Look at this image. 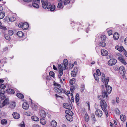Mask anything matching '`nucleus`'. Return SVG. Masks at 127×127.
I'll use <instances>...</instances> for the list:
<instances>
[{"label":"nucleus","mask_w":127,"mask_h":127,"mask_svg":"<svg viewBox=\"0 0 127 127\" xmlns=\"http://www.w3.org/2000/svg\"><path fill=\"white\" fill-rule=\"evenodd\" d=\"M3 102V101L2 100L0 101V108H2L4 106Z\"/></svg>","instance_id":"nucleus-55"},{"label":"nucleus","mask_w":127,"mask_h":127,"mask_svg":"<svg viewBox=\"0 0 127 127\" xmlns=\"http://www.w3.org/2000/svg\"><path fill=\"white\" fill-rule=\"evenodd\" d=\"M32 6L36 8H39V6L38 4L35 2H33L32 3Z\"/></svg>","instance_id":"nucleus-32"},{"label":"nucleus","mask_w":127,"mask_h":127,"mask_svg":"<svg viewBox=\"0 0 127 127\" xmlns=\"http://www.w3.org/2000/svg\"><path fill=\"white\" fill-rule=\"evenodd\" d=\"M99 45L102 47H104L105 46L106 43L104 42H101L99 43Z\"/></svg>","instance_id":"nucleus-40"},{"label":"nucleus","mask_w":127,"mask_h":127,"mask_svg":"<svg viewBox=\"0 0 127 127\" xmlns=\"http://www.w3.org/2000/svg\"><path fill=\"white\" fill-rule=\"evenodd\" d=\"M14 118L15 119H18L20 118V114L17 113H13L12 114Z\"/></svg>","instance_id":"nucleus-16"},{"label":"nucleus","mask_w":127,"mask_h":127,"mask_svg":"<svg viewBox=\"0 0 127 127\" xmlns=\"http://www.w3.org/2000/svg\"><path fill=\"white\" fill-rule=\"evenodd\" d=\"M45 118L42 117L40 119V123L42 125H44L46 123V121L45 119Z\"/></svg>","instance_id":"nucleus-22"},{"label":"nucleus","mask_w":127,"mask_h":127,"mask_svg":"<svg viewBox=\"0 0 127 127\" xmlns=\"http://www.w3.org/2000/svg\"><path fill=\"white\" fill-rule=\"evenodd\" d=\"M70 0H65L64 1V4L66 5L69 4L70 2Z\"/></svg>","instance_id":"nucleus-46"},{"label":"nucleus","mask_w":127,"mask_h":127,"mask_svg":"<svg viewBox=\"0 0 127 127\" xmlns=\"http://www.w3.org/2000/svg\"><path fill=\"white\" fill-rule=\"evenodd\" d=\"M96 73L99 76H100L101 75V72L100 70L99 69H97L96 70Z\"/></svg>","instance_id":"nucleus-54"},{"label":"nucleus","mask_w":127,"mask_h":127,"mask_svg":"<svg viewBox=\"0 0 127 127\" xmlns=\"http://www.w3.org/2000/svg\"><path fill=\"white\" fill-rule=\"evenodd\" d=\"M53 85L54 86L57 87L59 88H60L61 87V85L60 84L56 83L55 82H54V83Z\"/></svg>","instance_id":"nucleus-47"},{"label":"nucleus","mask_w":127,"mask_h":127,"mask_svg":"<svg viewBox=\"0 0 127 127\" xmlns=\"http://www.w3.org/2000/svg\"><path fill=\"white\" fill-rule=\"evenodd\" d=\"M118 70L120 74L122 75V76L124 77L126 73L125 70L124 69V67L123 66H121L118 69Z\"/></svg>","instance_id":"nucleus-4"},{"label":"nucleus","mask_w":127,"mask_h":127,"mask_svg":"<svg viewBox=\"0 0 127 127\" xmlns=\"http://www.w3.org/2000/svg\"><path fill=\"white\" fill-rule=\"evenodd\" d=\"M64 107L68 109L71 110L72 109V107L70 104L67 103H64L63 104Z\"/></svg>","instance_id":"nucleus-9"},{"label":"nucleus","mask_w":127,"mask_h":127,"mask_svg":"<svg viewBox=\"0 0 127 127\" xmlns=\"http://www.w3.org/2000/svg\"><path fill=\"white\" fill-rule=\"evenodd\" d=\"M17 34L18 36L20 37H22L24 35L23 33L22 32V31H19L18 32Z\"/></svg>","instance_id":"nucleus-28"},{"label":"nucleus","mask_w":127,"mask_h":127,"mask_svg":"<svg viewBox=\"0 0 127 127\" xmlns=\"http://www.w3.org/2000/svg\"><path fill=\"white\" fill-rule=\"evenodd\" d=\"M119 34L117 32H115L114 33L113 35V38L115 40H117L118 39L119 37Z\"/></svg>","instance_id":"nucleus-21"},{"label":"nucleus","mask_w":127,"mask_h":127,"mask_svg":"<svg viewBox=\"0 0 127 127\" xmlns=\"http://www.w3.org/2000/svg\"><path fill=\"white\" fill-rule=\"evenodd\" d=\"M85 120L87 122H88L89 119V117L87 113L85 115Z\"/></svg>","instance_id":"nucleus-37"},{"label":"nucleus","mask_w":127,"mask_h":127,"mask_svg":"<svg viewBox=\"0 0 127 127\" xmlns=\"http://www.w3.org/2000/svg\"><path fill=\"white\" fill-rule=\"evenodd\" d=\"M31 118L33 120L35 121H38L39 120L38 117L35 116H32Z\"/></svg>","instance_id":"nucleus-33"},{"label":"nucleus","mask_w":127,"mask_h":127,"mask_svg":"<svg viewBox=\"0 0 127 127\" xmlns=\"http://www.w3.org/2000/svg\"><path fill=\"white\" fill-rule=\"evenodd\" d=\"M51 126L53 127H55L57 125V123L55 120H53L52 121L51 123Z\"/></svg>","instance_id":"nucleus-31"},{"label":"nucleus","mask_w":127,"mask_h":127,"mask_svg":"<svg viewBox=\"0 0 127 127\" xmlns=\"http://www.w3.org/2000/svg\"><path fill=\"white\" fill-rule=\"evenodd\" d=\"M115 48L116 49L119 50L120 52H122V51H123V50L124 49L122 46H115Z\"/></svg>","instance_id":"nucleus-12"},{"label":"nucleus","mask_w":127,"mask_h":127,"mask_svg":"<svg viewBox=\"0 0 127 127\" xmlns=\"http://www.w3.org/2000/svg\"><path fill=\"white\" fill-rule=\"evenodd\" d=\"M120 118L121 121L124 122L126 119V117L124 115H122L120 116Z\"/></svg>","instance_id":"nucleus-34"},{"label":"nucleus","mask_w":127,"mask_h":127,"mask_svg":"<svg viewBox=\"0 0 127 127\" xmlns=\"http://www.w3.org/2000/svg\"><path fill=\"white\" fill-rule=\"evenodd\" d=\"M49 75L50 76L53 77L54 76V73L53 72L51 71L49 73Z\"/></svg>","instance_id":"nucleus-51"},{"label":"nucleus","mask_w":127,"mask_h":127,"mask_svg":"<svg viewBox=\"0 0 127 127\" xmlns=\"http://www.w3.org/2000/svg\"><path fill=\"white\" fill-rule=\"evenodd\" d=\"M101 81L103 83H105V86L107 92L109 93H110L112 91V88L109 86H107L108 83L109 81V77H105L104 74H102L101 76Z\"/></svg>","instance_id":"nucleus-1"},{"label":"nucleus","mask_w":127,"mask_h":127,"mask_svg":"<svg viewBox=\"0 0 127 127\" xmlns=\"http://www.w3.org/2000/svg\"><path fill=\"white\" fill-rule=\"evenodd\" d=\"M24 24V23H23L22 22L20 23L18 25L19 27H21L22 28V27H23Z\"/></svg>","instance_id":"nucleus-53"},{"label":"nucleus","mask_w":127,"mask_h":127,"mask_svg":"<svg viewBox=\"0 0 127 127\" xmlns=\"http://www.w3.org/2000/svg\"><path fill=\"white\" fill-rule=\"evenodd\" d=\"M61 90L62 91V92L65 93V94L67 95V96H68V95H69L68 94H67V92L66 91H65V90H64L63 89H62V88L61 89Z\"/></svg>","instance_id":"nucleus-59"},{"label":"nucleus","mask_w":127,"mask_h":127,"mask_svg":"<svg viewBox=\"0 0 127 127\" xmlns=\"http://www.w3.org/2000/svg\"><path fill=\"white\" fill-rule=\"evenodd\" d=\"M112 31L111 30L108 31V34L109 36L112 34Z\"/></svg>","instance_id":"nucleus-58"},{"label":"nucleus","mask_w":127,"mask_h":127,"mask_svg":"<svg viewBox=\"0 0 127 127\" xmlns=\"http://www.w3.org/2000/svg\"><path fill=\"white\" fill-rule=\"evenodd\" d=\"M101 96H102V97L103 99L106 96L107 99L108 100V97L107 92H104L103 93H102V95Z\"/></svg>","instance_id":"nucleus-20"},{"label":"nucleus","mask_w":127,"mask_h":127,"mask_svg":"<svg viewBox=\"0 0 127 127\" xmlns=\"http://www.w3.org/2000/svg\"><path fill=\"white\" fill-rule=\"evenodd\" d=\"M77 73H75V72L73 71H71V76L72 77H74L76 76L77 74Z\"/></svg>","instance_id":"nucleus-43"},{"label":"nucleus","mask_w":127,"mask_h":127,"mask_svg":"<svg viewBox=\"0 0 127 127\" xmlns=\"http://www.w3.org/2000/svg\"><path fill=\"white\" fill-rule=\"evenodd\" d=\"M95 115L99 117H101L102 115V112L100 110H97L95 112Z\"/></svg>","instance_id":"nucleus-8"},{"label":"nucleus","mask_w":127,"mask_h":127,"mask_svg":"<svg viewBox=\"0 0 127 127\" xmlns=\"http://www.w3.org/2000/svg\"><path fill=\"white\" fill-rule=\"evenodd\" d=\"M98 98L100 100H101V101L100 102V105H101V102L102 101H104L105 102H106L105 100H103V99L102 97V96H101V95L98 96Z\"/></svg>","instance_id":"nucleus-45"},{"label":"nucleus","mask_w":127,"mask_h":127,"mask_svg":"<svg viewBox=\"0 0 127 127\" xmlns=\"http://www.w3.org/2000/svg\"><path fill=\"white\" fill-rule=\"evenodd\" d=\"M9 19L11 22H13L15 20V17L14 18L13 17H12L10 18Z\"/></svg>","instance_id":"nucleus-63"},{"label":"nucleus","mask_w":127,"mask_h":127,"mask_svg":"<svg viewBox=\"0 0 127 127\" xmlns=\"http://www.w3.org/2000/svg\"><path fill=\"white\" fill-rule=\"evenodd\" d=\"M58 68L59 70H63L62 66L61 64H59L58 65Z\"/></svg>","instance_id":"nucleus-57"},{"label":"nucleus","mask_w":127,"mask_h":127,"mask_svg":"<svg viewBox=\"0 0 127 127\" xmlns=\"http://www.w3.org/2000/svg\"><path fill=\"white\" fill-rule=\"evenodd\" d=\"M20 127H25V126L24 122H22L20 125Z\"/></svg>","instance_id":"nucleus-60"},{"label":"nucleus","mask_w":127,"mask_h":127,"mask_svg":"<svg viewBox=\"0 0 127 127\" xmlns=\"http://www.w3.org/2000/svg\"><path fill=\"white\" fill-rule=\"evenodd\" d=\"M55 8L56 7L55 5L54 4L51 5V3H49L47 8L49 10H50L51 11H54Z\"/></svg>","instance_id":"nucleus-7"},{"label":"nucleus","mask_w":127,"mask_h":127,"mask_svg":"<svg viewBox=\"0 0 127 127\" xmlns=\"http://www.w3.org/2000/svg\"><path fill=\"white\" fill-rule=\"evenodd\" d=\"M91 117L92 118L93 120L94 121H95L96 119L95 116L94 114L92 113L91 114Z\"/></svg>","instance_id":"nucleus-48"},{"label":"nucleus","mask_w":127,"mask_h":127,"mask_svg":"<svg viewBox=\"0 0 127 127\" xmlns=\"http://www.w3.org/2000/svg\"><path fill=\"white\" fill-rule=\"evenodd\" d=\"M59 74L60 76H61L63 74V70H59Z\"/></svg>","instance_id":"nucleus-64"},{"label":"nucleus","mask_w":127,"mask_h":127,"mask_svg":"<svg viewBox=\"0 0 127 127\" xmlns=\"http://www.w3.org/2000/svg\"><path fill=\"white\" fill-rule=\"evenodd\" d=\"M23 1L25 2L29 3L32 1H34V0H23Z\"/></svg>","instance_id":"nucleus-49"},{"label":"nucleus","mask_w":127,"mask_h":127,"mask_svg":"<svg viewBox=\"0 0 127 127\" xmlns=\"http://www.w3.org/2000/svg\"><path fill=\"white\" fill-rule=\"evenodd\" d=\"M5 16L4 12H2L0 13V19L3 18Z\"/></svg>","instance_id":"nucleus-42"},{"label":"nucleus","mask_w":127,"mask_h":127,"mask_svg":"<svg viewBox=\"0 0 127 127\" xmlns=\"http://www.w3.org/2000/svg\"><path fill=\"white\" fill-rule=\"evenodd\" d=\"M117 62V60L115 59H111L108 61V64L109 65L112 66L115 64Z\"/></svg>","instance_id":"nucleus-5"},{"label":"nucleus","mask_w":127,"mask_h":127,"mask_svg":"<svg viewBox=\"0 0 127 127\" xmlns=\"http://www.w3.org/2000/svg\"><path fill=\"white\" fill-rule=\"evenodd\" d=\"M54 90L55 91L57 92V93H62V91L61 89L58 88L56 87H54Z\"/></svg>","instance_id":"nucleus-27"},{"label":"nucleus","mask_w":127,"mask_h":127,"mask_svg":"<svg viewBox=\"0 0 127 127\" xmlns=\"http://www.w3.org/2000/svg\"><path fill=\"white\" fill-rule=\"evenodd\" d=\"M29 27V24L27 22L24 23L23 27H22V29L24 30H27Z\"/></svg>","instance_id":"nucleus-19"},{"label":"nucleus","mask_w":127,"mask_h":127,"mask_svg":"<svg viewBox=\"0 0 127 127\" xmlns=\"http://www.w3.org/2000/svg\"><path fill=\"white\" fill-rule=\"evenodd\" d=\"M16 32L15 30H9L8 31V34L9 35L12 36Z\"/></svg>","instance_id":"nucleus-17"},{"label":"nucleus","mask_w":127,"mask_h":127,"mask_svg":"<svg viewBox=\"0 0 127 127\" xmlns=\"http://www.w3.org/2000/svg\"><path fill=\"white\" fill-rule=\"evenodd\" d=\"M5 92V93L11 94H14L15 93L14 90L11 88L7 89Z\"/></svg>","instance_id":"nucleus-14"},{"label":"nucleus","mask_w":127,"mask_h":127,"mask_svg":"<svg viewBox=\"0 0 127 127\" xmlns=\"http://www.w3.org/2000/svg\"><path fill=\"white\" fill-rule=\"evenodd\" d=\"M73 71L75 73H77L78 72L77 68V67H75L74 69L73 70Z\"/></svg>","instance_id":"nucleus-62"},{"label":"nucleus","mask_w":127,"mask_h":127,"mask_svg":"<svg viewBox=\"0 0 127 127\" xmlns=\"http://www.w3.org/2000/svg\"><path fill=\"white\" fill-rule=\"evenodd\" d=\"M93 76H94L95 80L97 81H98L99 78L96 73H94L93 74Z\"/></svg>","instance_id":"nucleus-41"},{"label":"nucleus","mask_w":127,"mask_h":127,"mask_svg":"<svg viewBox=\"0 0 127 127\" xmlns=\"http://www.w3.org/2000/svg\"><path fill=\"white\" fill-rule=\"evenodd\" d=\"M46 114L44 110H41L40 111V115L41 118H45L46 116Z\"/></svg>","instance_id":"nucleus-10"},{"label":"nucleus","mask_w":127,"mask_h":127,"mask_svg":"<svg viewBox=\"0 0 127 127\" xmlns=\"http://www.w3.org/2000/svg\"><path fill=\"white\" fill-rule=\"evenodd\" d=\"M65 113L67 114L66 115H73V112L69 109L66 110Z\"/></svg>","instance_id":"nucleus-26"},{"label":"nucleus","mask_w":127,"mask_h":127,"mask_svg":"<svg viewBox=\"0 0 127 127\" xmlns=\"http://www.w3.org/2000/svg\"><path fill=\"white\" fill-rule=\"evenodd\" d=\"M5 92L4 90H2L0 89V99L2 100L6 98L5 95L4 94Z\"/></svg>","instance_id":"nucleus-6"},{"label":"nucleus","mask_w":127,"mask_h":127,"mask_svg":"<svg viewBox=\"0 0 127 127\" xmlns=\"http://www.w3.org/2000/svg\"><path fill=\"white\" fill-rule=\"evenodd\" d=\"M79 100V95L78 93H77L76 94V96L75 100L77 104H78V102Z\"/></svg>","instance_id":"nucleus-23"},{"label":"nucleus","mask_w":127,"mask_h":127,"mask_svg":"<svg viewBox=\"0 0 127 127\" xmlns=\"http://www.w3.org/2000/svg\"><path fill=\"white\" fill-rule=\"evenodd\" d=\"M9 35H8V34H6L4 35V37L7 40H10L11 38V37Z\"/></svg>","instance_id":"nucleus-36"},{"label":"nucleus","mask_w":127,"mask_h":127,"mask_svg":"<svg viewBox=\"0 0 127 127\" xmlns=\"http://www.w3.org/2000/svg\"><path fill=\"white\" fill-rule=\"evenodd\" d=\"M72 116L73 115H66L65 116V117L67 120L70 121H71L73 119Z\"/></svg>","instance_id":"nucleus-15"},{"label":"nucleus","mask_w":127,"mask_h":127,"mask_svg":"<svg viewBox=\"0 0 127 127\" xmlns=\"http://www.w3.org/2000/svg\"><path fill=\"white\" fill-rule=\"evenodd\" d=\"M3 101V105H4V106L8 105L9 103V100L7 98L6 99Z\"/></svg>","instance_id":"nucleus-29"},{"label":"nucleus","mask_w":127,"mask_h":127,"mask_svg":"<svg viewBox=\"0 0 127 127\" xmlns=\"http://www.w3.org/2000/svg\"><path fill=\"white\" fill-rule=\"evenodd\" d=\"M41 1L42 7L44 9L47 8L49 3H48V0H41Z\"/></svg>","instance_id":"nucleus-3"},{"label":"nucleus","mask_w":127,"mask_h":127,"mask_svg":"<svg viewBox=\"0 0 127 127\" xmlns=\"http://www.w3.org/2000/svg\"><path fill=\"white\" fill-rule=\"evenodd\" d=\"M57 7L59 8H62L63 7V6H62V4L61 3H58Z\"/></svg>","instance_id":"nucleus-44"},{"label":"nucleus","mask_w":127,"mask_h":127,"mask_svg":"<svg viewBox=\"0 0 127 127\" xmlns=\"http://www.w3.org/2000/svg\"><path fill=\"white\" fill-rule=\"evenodd\" d=\"M75 83V79L73 78L71 79L70 81V84L72 85Z\"/></svg>","instance_id":"nucleus-39"},{"label":"nucleus","mask_w":127,"mask_h":127,"mask_svg":"<svg viewBox=\"0 0 127 127\" xmlns=\"http://www.w3.org/2000/svg\"><path fill=\"white\" fill-rule=\"evenodd\" d=\"M101 40L102 41H104L106 39V37L105 35H102L101 37Z\"/></svg>","instance_id":"nucleus-52"},{"label":"nucleus","mask_w":127,"mask_h":127,"mask_svg":"<svg viewBox=\"0 0 127 127\" xmlns=\"http://www.w3.org/2000/svg\"><path fill=\"white\" fill-rule=\"evenodd\" d=\"M22 107L24 109L27 110L28 109L29 105L26 102H24L22 104Z\"/></svg>","instance_id":"nucleus-11"},{"label":"nucleus","mask_w":127,"mask_h":127,"mask_svg":"<svg viewBox=\"0 0 127 127\" xmlns=\"http://www.w3.org/2000/svg\"><path fill=\"white\" fill-rule=\"evenodd\" d=\"M101 54L103 56H105L108 55V53L107 51L105 50H101Z\"/></svg>","instance_id":"nucleus-18"},{"label":"nucleus","mask_w":127,"mask_h":127,"mask_svg":"<svg viewBox=\"0 0 127 127\" xmlns=\"http://www.w3.org/2000/svg\"><path fill=\"white\" fill-rule=\"evenodd\" d=\"M0 28L5 31L7 30L6 28L4 26L0 25Z\"/></svg>","instance_id":"nucleus-50"},{"label":"nucleus","mask_w":127,"mask_h":127,"mask_svg":"<svg viewBox=\"0 0 127 127\" xmlns=\"http://www.w3.org/2000/svg\"><path fill=\"white\" fill-rule=\"evenodd\" d=\"M115 113L116 114H120V111L119 109L118 108H116L115 109Z\"/></svg>","instance_id":"nucleus-56"},{"label":"nucleus","mask_w":127,"mask_h":127,"mask_svg":"<svg viewBox=\"0 0 127 127\" xmlns=\"http://www.w3.org/2000/svg\"><path fill=\"white\" fill-rule=\"evenodd\" d=\"M75 90V88L74 87H72L70 88V90L72 92H74Z\"/></svg>","instance_id":"nucleus-61"},{"label":"nucleus","mask_w":127,"mask_h":127,"mask_svg":"<svg viewBox=\"0 0 127 127\" xmlns=\"http://www.w3.org/2000/svg\"><path fill=\"white\" fill-rule=\"evenodd\" d=\"M101 107L102 110L105 112L106 116L108 117V114L107 109V105L106 102L102 101L101 102Z\"/></svg>","instance_id":"nucleus-2"},{"label":"nucleus","mask_w":127,"mask_h":127,"mask_svg":"<svg viewBox=\"0 0 127 127\" xmlns=\"http://www.w3.org/2000/svg\"><path fill=\"white\" fill-rule=\"evenodd\" d=\"M64 66L65 68L67 67L68 65V60L66 59H65L64 60Z\"/></svg>","instance_id":"nucleus-30"},{"label":"nucleus","mask_w":127,"mask_h":127,"mask_svg":"<svg viewBox=\"0 0 127 127\" xmlns=\"http://www.w3.org/2000/svg\"><path fill=\"white\" fill-rule=\"evenodd\" d=\"M1 123L2 125H6L7 123V121L6 119H3L1 121Z\"/></svg>","instance_id":"nucleus-35"},{"label":"nucleus","mask_w":127,"mask_h":127,"mask_svg":"<svg viewBox=\"0 0 127 127\" xmlns=\"http://www.w3.org/2000/svg\"><path fill=\"white\" fill-rule=\"evenodd\" d=\"M5 88L6 86L5 85L1 84H0V88L1 89H0L3 91Z\"/></svg>","instance_id":"nucleus-38"},{"label":"nucleus","mask_w":127,"mask_h":127,"mask_svg":"<svg viewBox=\"0 0 127 127\" xmlns=\"http://www.w3.org/2000/svg\"><path fill=\"white\" fill-rule=\"evenodd\" d=\"M16 103L14 101L11 102L9 103V106L12 108H14L16 106Z\"/></svg>","instance_id":"nucleus-13"},{"label":"nucleus","mask_w":127,"mask_h":127,"mask_svg":"<svg viewBox=\"0 0 127 127\" xmlns=\"http://www.w3.org/2000/svg\"><path fill=\"white\" fill-rule=\"evenodd\" d=\"M118 59L122 63L126 65L127 64L126 62L125 61L124 59L122 58L119 57L118 58Z\"/></svg>","instance_id":"nucleus-24"},{"label":"nucleus","mask_w":127,"mask_h":127,"mask_svg":"<svg viewBox=\"0 0 127 127\" xmlns=\"http://www.w3.org/2000/svg\"><path fill=\"white\" fill-rule=\"evenodd\" d=\"M16 96L20 99H23L24 97L23 95L21 93H18L16 94Z\"/></svg>","instance_id":"nucleus-25"}]
</instances>
